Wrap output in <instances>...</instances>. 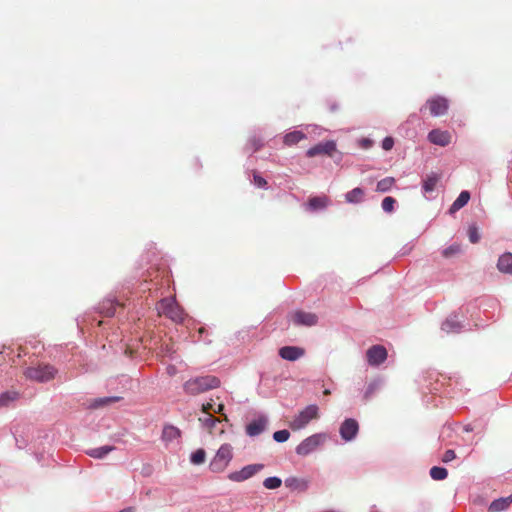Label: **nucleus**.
Returning a JSON list of instances; mask_svg holds the SVG:
<instances>
[{"label": "nucleus", "instance_id": "1", "mask_svg": "<svg viewBox=\"0 0 512 512\" xmlns=\"http://www.w3.org/2000/svg\"><path fill=\"white\" fill-rule=\"evenodd\" d=\"M221 381L214 375L197 376L188 379L183 384V390L186 394L196 396L209 390L220 387Z\"/></svg>", "mask_w": 512, "mask_h": 512}, {"label": "nucleus", "instance_id": "2", "mask_svg": "<svg viewBox=\"0 0 512 512\" xmlns=\"http://www.w3.org/2000/svg\"><path fill=\"white\" fill-rule=\"evenodd\" d=\"M320 417L319 408L315 404L306 406L300 410L289 422L288 425L291 430L299 431L304 429L312 420H317Z\"/></svg>", "mask_w": 512, "mask_h": 512}, {"label": "nucleus", "instance_id": "3", "mask_svg": "<svg viewBox=\"0 0 512 512\" xmlns=\"http://www.w3.org/2000/svg\"><path fill=\"white\" fill-rule=\"evenodd\" d=\"M233 458V448L230 444H223L218 449L216 455L211 460L209 468L212 472H223Z\"/></svg>", "mask_w": 512, "mask_h": 512}, {"label": "nucleus", "instance_id": "4", "mask_svg": "<svg viewBox=\"0 0 512 512\" xmlns=\"http://www.w3.org/2000/svg\"><path fill=\"white\" fill-rule=\"evenodd\" d=\"M57 370L51 365H38L34 367H28L24 371V375L27 379L36 382H47L55 378Z\"/></svg>", "mask_w": 512, "mask_h": 512}, {"label": "nucleus", "instance_id": "5", "mask_svg": "<svg viewBox=\"0 0 512 512\" xmlns=\"http://www.w3.org/2000/svg\"><path fill=\"white\" fill-rule=\"evenodd\" d=\"M326 439V435L322 433L313 434L304 439L297 447L296 453L300 456H307L316 450Z\"/></svg>", "mask_w": 512, "mask_h": 512}, {"label": "nucleus", "instance_id": "6", "mask_svg": "<svg viewBox=\"0 0 512 512\" xmlns=\"http://www.w3.org/2000/svg\"><path fill=\"white\" fill-rule=\"evenodd\" d=\"M161 313L173 320L174 322H182L184 320V311L174 301L164 299L160 302Z\"/></svg>", "mask_w": 512, "mask_h": 512}, {"label": "nucleus", "instance_id": "7", "mask_svg": "<svg viewBox=\"0 0 512 512\" xmlns=\"http://www.w3.org/2000/svg\"><path fill=\"white\" fill-rule=\"evenodd\" d=\"M264 468L263 464H250L245 467H243L239 471H234L228 474V479L233 482H243L254 475H256L258 472H260Z\"/></svg>", "mask_w": 512, "mask_h": 512}, {"label": "nucleus", "instance_id": "8", "mask_svg": "<svg viewBox=\"0 0 512 512\" xmlns=\"http://www.w3.org/2000/svg\"><path fill=\"white\" fill-rule=\"evenodd\" d=\"M425 108L429 109L431 116L438 117L447 113L449 103L442 96H434L426 101Z\"/></svg>", "mask_w": 512, "mask_h": 512}, {"label": "nucleus", "instance_id": "9", "mask_svg": "<svg viewBox=\"0 0 512 512\" xmlns=\"http://www.w3.org/2000/svg\"><path fill=\"white\" fill-rule=\"evenodd\" d=\"M291 321L296 326H314L318 322L316 314L297 310L290 315Z\"/></svg>", "mask_w": 512, "mask_h": 512}, {"label": "nucleus", "instance_id": "10", "mask_svg": "<svg viewBox=\"0 0 512 512\" xmlns=\"http://www.w3.org/2000/svg\"><path fill=\"white\" fill-rule=\"evenodd\" d=\"M336 151V143L333 140L318 143L317 145L309 148L306 155L310 158L318 155L332 156Z\"/></svg>", "mask_w": 512, "mask_h": 512}, {"label": "nucleus", "instance_id": "11", "mask_svg": "<svg viewBox=\"0 0 512 512\" xmlns=\"http://www.w3.org/2000/svg\"><path fill=\"white\" fill-rule=\"evenodd\" d=\"M367 361L372 366L383 363L387 358V350L382 345H374L366 352Z\"/></svg>", "mask_w": 512, "mask_h": 512}, {"label": "nucleus", "instance_id": "12", "mask_svg": "<svg viewBox=\"0 0 512 512\" xmlns=\"http://www.w3.org/2000/svg\"><path fill=\"white\" fill-rule=\"evenodd\" d=\"M359 431L358 422L355 419L349 418L346 419L340 426V435L343 440L351 441L353 440Z\"/></svg>", "mask_w": 512, "mask_h": 512}, {"label": "nucleus", "instance_id": "13", "mask_svg": "<svg viewBox=\"0 0 512 512\" xmlns=\"http://www.w3.org/2000/svg\"><path fill=\"white\" fill-rule=\"evenodd\" d=\"M428 140L439 146H447L451 142V135L447 131H442L439 129H434L429 132Z\"/></svg>", "mask_w": 512, "mask_h": 512}, {"label": "nucleus", "instance_id": "14", "mask_svg": "<svg viewBox=\"0 0 512 512\" xmlns=\"http://www.w3.org/2000/svg\"><path fill=\"white\" fill-rule=\"evenodd\" d=\"M266 425H267V418L264 416H260L257 419L251 421L246 426V433L251 437L257 436L265 430Z\"/></svg>", "mask_w": 512, "mask_h": 512}, {"label": "nucleus", "instance_id": "15", "mask_svg": "<svg viewBox=\"0 0 512 512\" xmlns=\"http://www.w3.org/2000/svg\"><path fill=\"white\" fill-rule=\"evenodd\" d=\"M279 355L285 360L295 361L304 355V350L295 346H284L280 348Z\"/></svg>", "mask_w": 512, "mask_h": 512}, {"label": "nucleus", "instance_id": "16", "mask_svg": "<svg viewBox=\"0 0 512 512\" xmlns=\"http://www.w3.org/2000/svg\"><path fill=\"white\" fill-rule=\"evenodd\" d=\"M309 480L305 478H298V477H288L285 480V485L287 488H290L291 490H298L301 492H305L309 487Z\"/></svg>", "mask_w": 512, "mask_h": 512}, {"label": "nucleus", "instance_id": "17", "mask_svg": "<svg viewBox=\"0 0 512 512\" xmlns=\"http://www.w3.org/2000/svg\"><path fill=\"white\" fill-rule=\"evenodd\" d=\"M120 305L114 299H104L99 305V313L105 317H112L115 314L116 306Z\"/></svg>", "mask_w": 512, "mask_h": 512}, {"label": "nucleus", "instance_id": "18", "mask_svg": "<svg viewBox=\"0 0 512 512\" xmlns=\"http://www.w3.org/2000/svg\"><path fill=\"white\" fill-rule=\"evenodd\" d=\"M181 436V431L173 425H165L162 430L161 438L164 442L169 443Z\"/></svg>", "mask_w": 512, "mask_h": 512}, {"label": "nucleus", "instance_id": "19", "mask_svg": "<svg viewBox=\"0 0 512 512\" xmlns=\"http://www.w3.org/2000/svg\"><path fill=\"white\" fill-rule=\"evenodd\" d=\"M497 267L500 272L512 274V253H504L499 257Z\"/></svg>", "mask_w": 512, "mask_h": 512}, {"label": "nucleus", "instance_id": "20", "mask_svg": "<svg viewBox=\"0 0 512 512\" xmlns=\"http://www.w3.org/2000/svg\"><path fill=\"white\" fill-rule=\"evenodd\" d=\"M304 139H306V134H304L302 131L295 130L287 133L284 136L283 142L286 146H293Z\"/></svg>", "mask_w": 512, "mask_h": 512}, {"label": "nucleus", "instance_id": "21", "mask_svg": "<svg viewBox=\"0 0 512 512\" xmlns=\"http://www.w3.org/2000/svg\"><path fill=\"white\" fill-rule=\"evenodd\" d=\"M198 420L202 424V426L208 430L210 434H214V428L216 424L220 422L218 418L214 417L210 413H206L205 415L199 417Z\"/></svg>", "mask_w": 512, "mask_h": 512}, {"label": "nucleus", "instance_id": "22", "mask_svg": "<svg viewBox=\"0 0 512 512\" xmlns=\"http://www.w3.org/2000/svg\"><path fill=\"white\" fill-rule=\"evenodd\" d=\"M329 204V198L327 196H315L309 199L308 206L311 210L324 209Z\"/></svg>", "mask_w": 512, "mask_h": 512}, {"label": "nucleus", "instance_id": "23", "mask_svg": "<svg viewBox=\"0 0 512 512\" xmlns=\"http://www.w3.org/2000/svg\"><path fill=\"white\" fill-rule=\"evenodd\" d=\"M470 199L468 191H462L450 207V213H454L464 207Z\"/></svg>", "mask_w": 512, "mask_h": 512}, {"label": "nucleus", "instance_id": "24", "mask_svg": "<svg viewBox=\"0 0 512 512\" xmlns=\"http://www.w3.org/2000/svg\"><path fill=\"white\" fill-rule=\"evenodd\" d=\"M440 180V176L436 173H431L423 181V190L425 193L434 191L436 185Z\"/></svg>", "mask_w": 512, "mask_h": 512}, {"label": "nucleus", "instance_id": "25", "mask_svg": "<svg viewBox=\"0 0 512 512\" xmlns=\"http://www.w3.org/2000/svg\"><path fill=\"white\" fill-rule=\"evenodd\" d=\"M511 502H512L511 497L496 499L490 504L489 511L490 512L503 511L509 507Z\"/></svg>", "mask_w": 512, "mask_h": 512}, {"label": "nucleus", "instance_id": "26", "mask_svg": "<svg viewBox=\"0 0 512 512\" xmlns=\"http://www.w3.org/2000/svg\"><path fill=\"white\" fill-rule=\"evenodd\" d=\"M364 198L363 189L357 187L347 192L345 195V199L348 203H360Z\"/></svg>", "mask_w": 512, "mask_h": 512}, {"label": "nucleus", "instance_id": "27", "mask_svg": "<svg viewBox=\"0 0 512 512\" xmlns=\"http://www.w3.org/2000/svg\"><path fill=\"white\" fill-rule=\"evenodd\" d=\"M114 449H115L114 446H102V447H98V448H93L88 451V455L93 458L101 459V458L105 457L108 453L113 451Z\"/></svg>", "mask_w": 512, "mask_h": 512}, {"label": "nucleus", "instance_id": "28", "mask_svg": "<svg viewBox=\"0 0 512 512\" xmlns=\"http://www.w3.org/2000/svg\"><path fill=\"white\" fill-rule=\"evenodd\" d=\"M19 394L16 391H7L0 394V406H8L11 402L16 401Z\"/></svg>", "mask_w": 512, "mask_h": 512}, {"label": "nucleus", "instance_id": "29", "mask_svg": "<svg viewBox=\"0 0 512 512\" xmlns=\"http://www.w3.org/2000/svg\"><path fill=\"white\" fill-rule=\"evenodd\" d=\"M394 184H395V179L393 177H386V178L378 181L377 186H376V191L387 192L393 187Z\"/></svg>", "mask_w": 512, "mask_h": 512}, {"label": "nucleus", "instance_id": "30", "mask_svg": "<svg viewBox=\"0 0 512 512\" xmlns=\"http://www.w3.org/2000/svg\"><path fill=\"white\" fill-rule=\"evenodd\" d=\"M430 476L434 480H444L448 476V471L443 467L434 466L430 469Z\"/></svg>", "mask_w": 512, "mask_h": 512}, {"label": "nucleus", "instance_id": "31", "mask_svg": "<svg viewBox=\"0 0 512 512\" xmlns=\"http://www.w3.org/2000/svg\"><path fill=\"white\" fill-rule=\"evenodd\" d=\"M205 458H206V452L204 449L200 448L191 454L190 461H191V463H193L195 465H200V464L204 463Z\"/></svg>", "mask_w": 512, "mask_h": 512}, {"label": "nucleus", "instance_id": "32", "mask_svg": "<svg viewBox=\"0 0 512 512\" xmlns=\"http://www.w3.org/2000/svg\"><path fill=\"white\" fill-rule=\"evenodd\" d=\"M281 484L282 480L278 477H268L263 482L264 487L267 489H277Z\"/></svg>", "mask_w": 512, "mask_h": 512}, {"label": "nucleus", "instance_id": "33", "mask_svg": "<svg viewBox=\"0 0 512 512\" xmlns=\"http://www.w3.org/2000/svg\"><path fill=\"white\" fill-rule=\"evenodd\" d=\"M395 203L396 200L393 197L387 196L382 200V209L387 213H391L394 210Z\"/></svg>", "mask_w": 512, "mask_h": 512}, {"label": "nucleus", "instance_id": "34", "mask_svg": "<svg viewBox=\"0 0 512 512\" xmlns=\"http://www.w3.org/2000/svg\"><path fill=\"white\" fill-rule=\"evenodd\" d=\"M461 251V246L459 244H453L447 248H445L442 252V255L445 258L452 257L456 254H458Z\"/></svg>", "mask_w": 512, "mask_h": 512}, {"label": "nucleus", "instance_id": "35", "mask_svg": "<svg viewBox=\"0 0 512 512\" xmlns=\"http://www.w3.org/2000/svg\"><path fill=\"white\" fill-rule=\"evenodd\" d=\"M289 437H290V432L285 429L276 431L273 434V439L276 442H285L289 439Z\"/></svg>", "mask_w": 512, "mask_h": 512}, {"label": "nucleus", "instance_id": "36", "mask_svg": "<svg viewBox=\"0 0 512 512\" xmlns=\"http://www.w3.org/2000/svg\"><path fill=\"white\" fill-rule=\"evenodd\" d=\"M379 386L380 383L378 381L369 383L364 395L365 399H369L379 389Z\"/></svg>", "mask_w": 512, "mask_h": 512}, {"label": "nucleus", "instance_id": "37", "mask_svg": "<svg viewBox=\"0 0 512 512\" xmlns=\"http://www.w3.org/2000/svg\"><path fill=\"white\" fill-rule=\"evenodd\" d=\"M469 240L472 243H477L480 240V234L476 227H470L468 230Z\"/></svg>", "mask_w": 512, "mask_h": 512}, {"label": "nucleus", "instance_id": "38", "mask_svg": "<svg viewBox=\"0 0 512 512\" xmlns=\"http://www.w3.org/2000/svg\"><path fill=\"white\" fill-rule=\"evenodd\" d=\"M455 458H456L455 451L452 449H449V450L445 451V453L443 454L442 461L444 463H448V462H451L452 460H454Z\"/></svg>", "mask_w": 512, "mask_h": 512}, {"label": "nucleus", "instance_id": "39", "mask_svg": "<svg viewBox=\"0 0 512 512\" xmlns=\"http://www.w3.org/2000/svg\"><path fill=\"white\" fill-rule=\"evenodd\" d=\"M394 145V140L392 137H386L382 142V148L386 151L391 150Z\"/></svg>", "mask_w": 512, "mask_h": 512}, {"label": "nucleus", "instance_id": "40", "mask_svg": "<svg viewBox=\"0 0 512 512\" xmlns=\"http://www.w3.org/2000/svg\"><path fill=\"white\" fill-rule=\"evenodd\" d=\"M254 184L260 188H263L267 185V181L261 177L260 175L258 174H254Z\"/></svg>", "mask_w": 512, "mask_h": 512}, {"label": "nucleus", "instance_id": "41", "mask_svg": "<svg viewBox=\"0 0 512 512\" xmlns=\"http://www.w3.org/2000/svg\"><path fill=\"white\" fill-rule=\"evenodd\" d=\"M117 400H118L117 397H114V398L106 397V398H100L99 400L96 401V403H97V406H100V405H104L107 403L115 402Z\"/></svg>", "mask_w": 512, "mask_h": 512}, {"label": "nucleus", "instance_id": "42", "mask_svg": "<svg viewBox=\"0 0 512 512\" xmlns=\"http://www.w3.org/2000/svg\"><path fill=\"white\" fill-rule=\"evenodd\" d=\"M457 325H455L452 321L450 320H446L443 325H442V329L447 331V332H450V331H453L454 330V327H456Z\"/></svg>", "mask_w": 512, "mask_h": 512}, {"label": "nucleus", "instance_id": "43", "mask_svg": "<svg viewBox=\"0 0 512 512\" xmlns=\"http://www.w3.org/2000/svg\"><path fill=\"white\" fill-rule=\"evenodd\" d=\"M213 409V405L212 403H205L202 405V412H203V415H205L206 413H209V410Z\"/></svg>", "mask_w": 512, "mask_h": 512}, {"label": "nucleus", "instance_id": "44", "mask_svg": "<svg viewBox=\"0 0 512 512\" xmlns=\"http://www.w3.org/2000/svg\"><path fill=\"white\" fill-rule=\"evenodd\" d=\"M223 410H224V405H223V404H219V405L217 406V408H216V409H214V412H215V413L222 414V411H223Z\"/></svg>", "mask_w": 512, "mask_h": 512}, {"label": "nucleus", "instance_id": "45", "mask_svg": "<svg viewBox=\"0 0 512 512\" xmlns=\"http://www.w3.org/2000/svg\"><path fill=\"white\" fill-rule=\"evenodd\" d=\"M323 394H324V395H330V394H331V391H330L329 389H325V390L323 391Z\"/></svg>", "mask_w": 512, "mask_h": 512}, {"label": "nucleus", "instance_id": "46", "mask_svg": "<svg viewBox=\"0 0 512 512\" xmlns=\"http://www.w3.org/2000/svg\"><path fill=\"white\" fill-rule=\"evenodd\" d=\"M260 147H261V144H256V143H255L254 151H257Z\"/></svg>", "mask_w": 512, "mask_h": 512}, {"label": "nucleus", "instance_id": "47", "mask_svg": "<svg viewBox=\"0 0 512 512\" xmlns=\"http://www.w3.org/2000/svg\"><path fill=\"white\" fill-rule=\"evenodd\" d=\"M204 331H205V329L202 327V328H199L198 333L202 334V333H204Z\"/></svg>", "mask_w": 512, "mask_h": 512}, {"label": "nucleus", "instance_id": "48", "mask_svg": "<svg viewBox=\"0 0 512 512\" xmlns=\"http://www.w3.org/2000/svg\"><path fill=\"white\" fill-rule=\"evenodd\" d=\"M465 430H466L467 432L471 431V429H470L469 427H466V428H465Z\"/></svg>", "mask_w": 512, "mask_h": 512}]
</instances>
